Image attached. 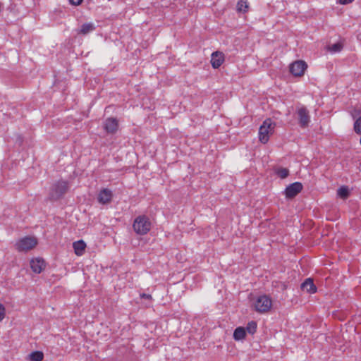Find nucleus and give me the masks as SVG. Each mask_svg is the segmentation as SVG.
Instances as JSON below:
<instances>
[{
    "instance_id": "obj_12",
    "label": "nucleus",
    "mask_w": 361,
    "mask_h": 361,
    "mask_svg": "<svg viewBox=\"0 0 361 361\" xmlns=\"http://www.w3.org/2000/svg\"><path fill=\"white\" fill-rule=\"evenodd\" d=\"M224 61V55L222 52L214 51L211 56V64L214 68H219Z\"/></svg>"
},
{
    "instance_id": "obj_6",
    "label": "nucleus",
    "mask_w": 361,
    "mask_h": 361,
    "mask_svg": "<svg viewBox=\"0 0 361 361\" xmlns=\"http://www.w3.org/2000/svg\"><path fill=\"white\" fill-rule=\"evenodd\" d=\"M303 188L302 184L300 182H295L288 185L285 190V195L288 199L295 197Z\"/></svg>"
},
{
    "instance_id": "obj_17",
    "label": "nucleus",
    "mask_w": 361,
    "mask_h": 361,
    "mask_svg": "<svg viewBox=\"0 0 361 361\" xmlns=\"http://www.w3.org/2000/svg\"><path fill=\"white\" fill-rule=\"evenodd\" d=\"M275 173L281 179L287 178L289 175V170L286 168L277 167L274 169Z\"/></svg>"
},
{
    "instance_id": "obj_27",
    "label": "nucleus",
    "mask_w": 361,
    "mask_h": 361,
    "mask_svg": "<svg viewBox=\"0 0 361 361\" xmlns=\"http://www.w3.org/2000/svg\"><path fill=\"white\" fill-rule=\"evenodd\" d=\"M140 297H141L142 298H145V299H151V298H152L151 295H149V294H146V293H142V294H140Z\"/></svg>"
},
{
    "instance_id": "obj_5",
    "label": "nucleus",
    "mask_w": 361,
    "mask_h": 361,
    "mask_svg": "<svg viewBox=\"0 0 361 361\" xmlns=\"http://www.w3.org/2000/svg\"><path fill=\"white\" fill-rule=\"evenodd\" d=\"M37 243V240L33 237H25L16 244V247L18 251H27L32 249Z\"/></svg>"
},
{
    "instance_id": "obj_20",
    "label": "nucleus",
    "mask_w": 361,
    "mask_h": 361,
    "mask_svg": "<svg viewBox=\"0 0 361 361\" xmlns=\"http://www.w3.org/2000/svg\"><path fill=\"white\" fill-rule=\"evenodd\" d=\"M248 8V3L247 0H239L237 4V9L240 12H246Z\"/></svg>"
},
{
    "instance_id": "obj_24",
    "label": "nucleus",
    "mask_w": 361,
    "mask_h": 361,
    "mask_svg": "<svg viewBox=\"0 0 361 361\" xmlns=\"http://www.w3.org/2000/svg\"><path fill=\"white\" fill-rule=\"evenodd\" d=\"M5 317V308L2 304H0V322L4 319Z\"/></svg>"
},
{
    "instance_id": "obj_16",
    "label": "nucleus",
    "mask_w": 361,
    "mask_h": 361,
    "mask_svg": "<svg viewBox=\"0 0 361 361\" xmlns=\"http://www.w3.org/2000/svg\"><path fill=\"white\" fill-rule=\"evenodd\" d=\"M246 336L245 329L243 327H238L235 329L233 332V338L235 341H240L243 339Z\"/></svg>"
},
{
    "instance_id": "obj_18",
    "label": "nucleus",
    "mask_w": 361,
    "mask_h": 361,
    "mask_svg": "<svg viewBox=\"0 0 361 361\" xmlns=\"http://www.w3.org/2000/svg\"><path fill=\"white\" fill-rule=\"evenodd\" d=\"M30 361H42L44 357V354L41 351H34L29 355Z\"/></svg>"
},
{
    "instance_id": "obj_28",
    "label": "nucleus",
    "mask_w": 361,
    "mask_h": 361,
    "mask_svg": "<svg viewBox=\"0 0 361 361\" xmlns=\"http://www.w3.org/2000/svg\"><path fill=\"white\" fill-rule=\"evenodd\" d=\"M360 143L361 144V137H360Z\"/></svg>"
},
{
    "instance_id": "obj_3",
    "label": "nucleus",
    "mask_w": 361,
    "mask_h": 361,
    "mask_svg": "<svg viewBox=\"0 0 361 361\" xmlns=\"http://www.w3.org/2000/svg\"><path fill=\"white\" fill-rule=\"evenodd\" d=\"M276 123L271 119L267 118L259 127V140L265 144L269 140V135L272 134L274 131Z\"/></svg>"
},
{
    "instance_id": "obj_11",
    "label": "nucleus",
    "mask_w": 361,
    "mask_h": 361,
    "mask_svg": "<svg viewBox=\"0 0 361 361\" xmlns=\"http://www.w3.org/2000/svg\"><path fill=\"white\" fill-rule=\"evenodd\" d=\"M112 197V192L107 188H104L99 192L97 200L99 203L106 204L111 201Z\"/></svg>"
},
{
    "instance_id": "obj_10",
    "label": "nucleus",
    "mask_w": 361,
    "mask_h": 361,
    "mask_svg": "<svg viewBox=\"0 0 361 361\" xmlns=\"http://www.w3.org/2000/svg\"><path fill=\"white\" fill-rule=\"evenodd\" d=\"M46 264L41 258L32 259L30 261V267L33 272L40 274L45 268Z\"/></svg>"
},
{
    "instance_id": "obj_22",
    "label": "nucleus",
    "mask_w": 361,
    "mask_h": 361,
    "mask_svg": "<svg viewBox=\"0 0 361 361\" xmlns=\"http://www.w3.org/2000/svg\"><path fill=\"white\" fill-rule=\"evenodd\" d=\"M257 329V323L254 321L250 322L246 327V330L248 333L253 334L255 333Z\"/></svg>"
},
{
    "instance_id": "obj_19",
    "label": "nucleus",
    "mask_w": 361,
    "mask_h": 361,
    "mask_svg": "<svg viewBox=\"0 0 361 361\" xmlns=\"http://www.w3.org/2000/svg\"><path fill=\"white\" fill-rule=\"evenodd\" d=\"M337 195L342 199H346L350 195L349 189L346 186H342L338 189Z\"/></svg>"
},
{
    "instance_id": "obj_9",
    "label": "nucleus",
    "mask_w": 361,
    "mask_h": 361,
    "mask_svg": "<svg viewBox=\"0 0 361 361\" xmlns=\"http://www.w3.org/2000/svg\"><path fill=\"white\" fill-rule=\"evenodd\" d=\"M118 128V121L115 118H108L104 123V128L108 133H115Z\"/></svg>"
},
{
    "instance_id": "obj_23",
    "label": "nucleus",
    "mask_w": 361,
    "mask_h": 361,
    "mask_svg": "<svg viewBox=\"0 0 361 361\" xmlns=\"http://www.w3.org/2000/svg\"><path fill=\"white\" fill-rule=\"evenodd\" d=\"M354 130L358 134L361 135V116L358 117L354 123Z\"/></svg>"
},
{
    "instance_id": "obj_1",
    "label": "nucleus",
    "mask_w": 361,
    "mask_h": 361,
    "mask_svg": "<svg viewBox=\"0 0 361 361\" xmlns=\"http://www.w3.org/2000/svg\"><path fill=\"white\" fill-rule=\"evenodd\" d=\"M69 189L68 181L60 180L54 183L50 189L49 198L56 201L62 198Z\"/></svg>"
},
{
    "instance_id": "obj_26",
    "label": "nucleus",
    "mask_w": 361,
    "mask_h": 361,
    "mask_svg": "<svg viewBox=\"0 0 361 361\" xmlns=\"http://www.w3.org/2000/svg\"><path fill=\"white\" fill-rule=\"evenodd\" d=\"M353 1L354 0H338V3L342 5H346L352 3Z\"/></svg>"
},
{
    "instance_id": "obj_8",
    "label": "nucleus",
    "mask_w": 361,
    "mask_h": 361,
    "mask_svg": "<svg viewBox=\"0 0 361 361\" xmlns=\"http://www.w3.org/2000/svg\"><path fill=\"white\" fill-rule=\"evenodd\" d=\"M307 66L302 61H297L290 66V71L295 76H301L304 74Z\"/></svg>"
},
{
    "instance_id": "obj_13",
    "label": "nucleus",
    "mask_w": 361,
    "mask_h": 361,
    "mask_svg": "<svg viewBox=\"0 0 361 361\" xmlns=\"http://www.w3.org/2000/svg\"><path fill=\"white\" fill-rule=\"evenodd\" d=\"M301 289L308 293H314L317 291V287L314 284L313 280L310 278L306 279L301 284Z\"/></svg>"
},
{
    "instance_id": "obj_15",
    "label": "nucleus",
    "mask_w": 361,
    "mask_h": 361,
    "mask_svg": "<svg viewBox=\"0 0 361 361\" xmlns=\"http://www.w3.org/2000/svg\"><path fill=\"white\" fill-rule=\"evenodd\" d=\"M73 248L75 250V253L78 256H80L83 254V252L85 251V249L86 247V244L85 243V242L83 240H80L74 242L73 244Z\"/></svg>"
},
{
    "instance_id": "obj_25",
    "label": "nucleus",
    "mask_w": 361,
    "mask_h": 361,
    "mask_svg": "<svg viewBox=\"0 0 361 361\" xmlns=\"http://www.w3.org/2000/svg\"><path fill=\"white\" fill-rule=\"evenodd\" d=\"M70 4L73 6H79L81 4L82 0H68Z\"/></svg>"
},
{
    "instance_id": "obj_4",
    "label": "nucleus",
    "mask_w": 361,
    "mask_h": 361,
    "mask_svg": "<svg viewBox=\"0 0 361 361\" xmlns=\"http://www.w3.org/2000/svg\"><path fill=\"white\" fill-rule=\"evenodd\" d=\"M271 305L272 301L271 298L266 295H262L257 298L255 302V309L259 313H264L271 309Z\"/></svg>"
},
{
    "instance_id": "obj_2",
    "label": "nucleus",
    "mask_w": 361,
    "mask_h": 361,
    "mask_svg": "<svg viewBox=\"0 0 361 361\" xmlns=\"http://www.w3.org/2000/svg\"><path fill=\"white\" fill-rule=\"evenodd\" d=\"M152 223L148 216L140 215L137 216L133 224L134 231L138 235H145L151 229Z\"/></svg>"
},
{
    "instance_id": "obj_21",
    "label": "nucleus",
    "mask_w": 361,
    "mask_h": 361,
    "mask_svg": "<svg viewBox=\"0 0 361 361\" xmlns=\"http://www.w3.org/2000/svg\"><path fill=\"white\" fill-rule=\"evenodd\" d=\"M343 49V44L341 42L335 43L332 45H329L328 49L331 53L340 52Z\"/></svg>"
},
{
    "instance_id": "obj_7",
    "label": "nucleus",
    "mask_w": 361,
    "mask_h": 361,
    "mask_svg": "<svg viewBox=\"0 0 361 361\" xmlns=\"http://www.w3.org/2000/svg\"><path fill=\"white\" fill-rule=\"evenodd\" d=\"M298 121L300 126L302 128H306L308 126L310 121V116L309 111L305 106L300 107L298 111Z\"/></svg>"
},
{
    "instance_id": "obj_14",
    "label": "nucleus",
    "mask_w": 361,
    "mask_h": 361,
    "mask_svg": "<svg viewBox=\"0 0 361 361\" xmlns=\"http://www.w3.org/2000/svg\"><path fill=\"white\" fill-rule=\"evenodd\" d=\"M96 29L93 23H86L81 25L80 28L78 30L77 33L79 35H86Z\"/></svg>"
}]
</instances>
